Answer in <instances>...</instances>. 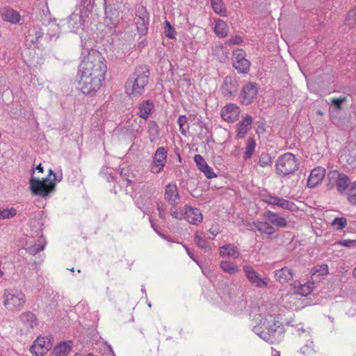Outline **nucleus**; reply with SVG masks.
<instances>
[{
	"label": "nucleus",
	"mask_w": 356,
	"mask_h": 356,
	"mask_svg": "<svg viewBox=\"0 0 356 356\" xmlns=\"http://www.w3.org/2000/svg\"><path fill=\"white\" fill-rule=\"evenodd\" d=\"M79 67V87L83 94L95 95L102 86L107 70L105 58L96 49H90L83 56Z\"/></svg>",
	"instance_id": "obj_1"
},
{
	"label": "nucleus",
	"mask_w": 356,
	"mask_h": 356,
	"mask_svg": "<svg viewBox=\"0 0 356 356\" xmlns=\"http://www.w3.org/2000/svg\"><path fill=\"white\" fill-rule=\"evenodd\" d=\"M277 307H259V323L254 327L253 332L264 341L273 343L276 341V334H280L281 323L277 315Z\"/></svg>",
	"instance_id": "obj_2"
},
{
	"label": "nucleus",
	"mask_w": 356,
	"mask_h": 356,
	"mask_svg": "<svg viewBox=\"0 0 356 356\" xmlns=\"http://www.w3.org/2000/svg\"><path fill=\"white\" fill-rule=\"evenodd\" d=\"M149 70L147 65H140L136 68L133 76L125 85V91L129 96L138 97L145 90L149 81Z\"/></svg>",
	"instance_id": "obj_3"
},
{
	"label": "nucleus",
	"mask_w": 356,
	"mask_h": 356,
	"mask_svg": "<svg viewBox=\"0 0 356 356\" xmlns=\"http://www.w3.org/2000/svg\"><path fill=\"white\" fill-rule=\"evenodd\" d=\"M264 221L253 222L252 225L261 234L271 236L275 232V227L285 228L287 221L284 217L279 216L277 213L267 211L264 215Z\"/></svg>",
	"instance_id": "obj_4"
},
{
	"label": "nucleus",
	"mask_w": 356,
	"mask_h": 356,
	"mask_svg": "<svg viewBox=\"0 0 356 356\" xmlns=\"http://www.w3.org/2000/svg\"><path fill=\"white\" fill-rule=\"evenodd\" d=\"M56 179V175L51 169H49L48 176L42 180L31 177L29 180L30 189L35 195L42 197L47 196L55 188Z\"/></svg>",
	"instance_id": "obj_5"
},
{
	"label": "nucleus",
	"mask_w": 356,
	"mask_h": 356,
	"mask_svg": "<svg viewBox=\"0 0 356 356\" xmlns=\"http://www.w3.org/2000/svg\"><path fill=\"white\" fill-rule=\"evenodd\" d=\"M26 303L24 292L18 289H6L3 291V305L9 311L19 312Z\"/></svg>",
	"instance_id": "obj_6"
},
{
	"label": "nucleus",
	"mask_w": 356,
	"mask_h": 356,
	"mask_svg": "<svg viewBox=\"0 0 356 356\" xmlns=\"http://www.w3.org/2000/svg\"><path fill=\"white\" fill-rule=\"evenodd\" d=\"M299 163L296 156L287 152L280 156L276 163V170L277 174L282 176H286L295 172Z\"/></svg>",
	"instance_id": "obj_7"
},
{
	"label": "nucleus",
	"mask_w": 356,
	"mask_h": 356,
	"mask_svg": "<svg viewBox=\"0 0 356 356\" xmlns=\"http://www.w3.org/2000/svg\"><path fill=\"white\" fill-rule=\"evenodd\" d=\"M260 197L262 201L268 204L283 209H286L290 211H296L298 210V207L293 202L275 196L267 191L261 192Z\"/></svg>",
	"instance_id": "obj_8"
},
{
	"label": "nucleus",
	"mask_w": 356,
	"mask_h": 356,
	"mask_svg": "<svg viewBox=\"0 0 356 356\" xmlns=\"http://www.w3.org/2000/svg\"><path fill=\"white\" fill-rule=\"evenodd\" d=\"M328 186L330 188L336 186L340 194L345 193L350 181L346 175L337 170H332L328 174Z\"/></svg>",
	"instance_id": "obj_9"
},
{
	"label": "nucleus",
	"mask_w": 356,
	"mask_h": 356,
	"mask_svg": "<svg viewBox=\"0 0 356 356\" xmlns=\"http://www.w3.org/2000/svg\"><path fill=\"white\" fill-rule=\"evenodd\" d=\"M168 150L164 147H158L152 157L150 172L154 174L160 173L167 162Z\"/></svg>",
	"instance_id": "obj_10"
},
{
	"label": "nucleus",
	"mask_w": 356,
	"mask_h": 356,
	"mask_svg": "<svg viewBox=\"0 0 356 356\" xmlns=\"http://www.w3.org/2000/svg\"><path fill=\"white\" fill-rule=\"evenodd\" d=\"M52 347L49 337H38L30 348L31 353L35 356L44 355Z\"/></svg>",
	"instance_id": "obj_11"
},
{
	"label": "nucleus",
	"mask_w": 356,
	"mask_h": 356,
	"mask_svg": "<svg viewBox=\"0 0 356 356\" xmlns=\"http://www.w3.org/2000/svg\"><path fill=\"white\" fill-rule=\"evenodd\" d=\"M90 13L81 8L76 9L74 13L69 17L68 23L74 30L76 31L79 27L83 26L85 22L89 17Z\"/></svg>",
	"instance_id": "obj_12"
},
{
	"label": "nucleus",
	"mask_w": 356,
	"mask_h": 356,
	"mask_svg": "<svg viewBox=\"0 0 356 356\" xmlns=\"http://www.w3.org/2000/svg\"><path fill=\"white\" fill-rule=\"evenodd\" d=\"M245 276L249 282L259 288H265L268 285V280L261 278L259 275L250 266H245L243 267Z\"/></svg>",
	"instance_id": "obj_13"
},
{
	"label": "nucleus",
	"mask_w": 356,
	"mask_h": 356,
	"mask_svg": "<svg viewBox=\"0 0 356 356\" xmlns=\"http://www.w3.org/2000/svg\"><path fill=\"white\" fill-rule=\"evenodd\" d=\"M258 89L257 84L249 82L244 86L240 95L242 104L248 105L250 104L257 95Z\"/></svg>",
	"instance_id": "obj_14"
},
{
	"label": "nucleus",
	"mask_w": 356,
	"mask_h": 356,
	"mask_svg": "<svg viewBox=\"0 0 356 356\" xmlns=\"http://www.w3.org/2000/svg\"><path fill=\"white\" fill-rule=\"evenodd\" d=\"M234 67L241 73H246L250 69V63L245 58V53L242 50H237L234 54Z\"/></svg>",
	"instance_id": "obj_15"
},
{
	"label": "nucleus",
	"mask_w": 356,
	"mask_h": 356,
	"mask_svg": "<svg viewBox=\"0 0 356 356\" xmlns=\"http://www.w3.org/2000/svg\"><path fill=\"white\" fill-rule=\"evenodd\" d=\"M184 213V219H186L190 224L196 225L202 222L203 220L202 213L197 208L192 207L191 206H185Z\"/></svg>",
	"instance_id": "obj_16"
},
{
	"label": "nucleus",
	"mask_w": 356,
	"mask_h": 356,
	"mask_svg": "<svg viewBox=\"0 0 356 356\" xmlns=\"http://www.w3.org/2000/svg\"><path fill=\"white\" fill-rule=\"evenodd\" d=\"M238 90V83L235 77L227 76L225 78L221 86L224 96L231 97L235 95Z\"/></svg>",
	"instance_id": "obj_17"
},
{
	"label": "nucleus",
	"mask_w": 356,
	"mask_h": 356,
	"mask_svg": "<svg viewBox=\"0 0 356 356\" xmlns=\"http://www.w3.org/2000/svg\"><path fill=\"white\" fill-rule=\"evenodd\" d=\"M325 175V170L322 167H316L314 168L307 179V186L314 188L320 184Z\"/></svg>",
	"instance_id": "obj_18"
},
{
	"label": "nucleus",
	"mask_w": 356,
	"mask_h": 356,
	"mask_svg": "<svg viewBox=\"0 0 356 356\" xmlns=\"http://www.w3.org/2000/svg\"><path fill=\"white\" fill-rule=\"evenodd\" d=\"M284 307L291 310H298L303 307V302L296 293L286 294L282 299Z\"/></svg>",
	"instance_id": "obj_19"
},
{
	"label": "nucleus",
	"mask_w": 356,
	"mask_h": 356,
	"mask_svg": "<svg viewBox=\"0 0 356 356\" xmlns=\"http://www.w3.org/2000/svg\"><path fill=\"white\" fill-rule=\"evenodd\" d=\"M194 161L196 163L197 168L204 173L205 177L208 179H212L217 177L213 170L207 163L205 159L200 154H195L194 156Z\"/></svg>",
	"instance_id": "obj_20"
},
{
	"label": "nucleus",
	"mask_w": 356,
	"mask_h": 356,
	"mask_svg": "<svg viewBox=\"0 0 356 356\" xmlns=\"http://www.w3.org/2000/svg\"><path fill=\"white\" fill-rule=\"evenodd\" d=\"M19 321L26 332H31L38 325V320L34 314L25 312L19 315Z\"/></svg>",
	"instance_id": "obj_21"
},
{
	"label": "nucleus",
	"mask_w": 356,
	"mask_h": 356,
	"mask_svg": "<svg viewBox=\"0 0 356 356\" xmlns=\"http://www.w3.org/2000/svg\"><path fill=\"white\" fill-rule=\"evenodd\" d=\"M140 114L138 116L137 119H132L134 115L132 113H129V115H131V118H129V120L126 122L124 127L131 131H139V129L141 127L142 119L147 120L149 117L150 113H140ZM128 115L127 117H129Z\"/></svg>",
	"instance_id": "obj_22"
},
{
	"label": "nucleus",
	"mask_w": 356,
	"mask_h": 356,
	"mask_svg": "<svg viewBox=\"0 0 356 356\" xmlns=\"http://www.w3.org/2000/svg\"><path fill=\"white\" fill-rule=\"evenodd\" d=\"M164 197L170 204H178L180 196L175 184L170 183L166 185Z\"/></svg>",
	"instance_id": "obj_23"
},
{
	"label": "nucleus",
	"mask_w": 356,
	"mask_h": 356,
	"mask_svg": "<svg viewBox=\"0 0 356 356\" xmlns=\"http://www.w3.org/2000/svg\"><path fill=\"white\" fill-rule=\"evenodd\" d=\"M294 292L298 296H307L312 293L314 287V282H307L301 284L299 281H295L293 284Z\"/></svg>",
	"instance_id": "obj_24"
},
{
	"label": "nucleus",
	"mask_w": 356,
	"mask_h": 356,
	"mask_svg": "<svg viewBox=\"0 0 356 356\" xmlns=\"http://www.w3.org/2000/svg\"><path fill=\"white\" fill-rule=\"evenodd\" d=\"M252 119L250 115H246L238 124L236 130V138H243L245 134L251 129Z\"/></svg>",
	"instance_id": "obj_25"
},
{
	"label": "nucleus",
	"mask_w": 356,
	"mask_h": 356,
	"mask_svg": "<svg viewBox=\"0 0 356 356\" xmlns=\"http://www.w3.org/2000/svg\"><path fill=\"white\" fill-rule=\"evenodd\" d=\"M219 254L222 257L237 259L240 256L238 249L233 244L229 243L220 248Z\"/></svg>",
	"instance_id": "obj_26"
},
{
	"label": "nucleus",
	"mask_w": 356,
	"mask_h": 356,
	"mask_svg": "<svg viewBox=\"0 0 356 356\" xmlns=\"http://www.w3.org/2000/svg\"><path fill=\"white\" fill-rule=\"evenodd\" d=\"M293 277V273L291 269L288 267H284L280 270L275 271V277L277 281L284 284L290 281Z\"/></svg>",
	"instance_id": "obj_27"
},
{
	"label": "nucleus",
	"mask_w": 356,
	"mask_h": 356,
	"mask_svg": "<svg viewBox=\"0 0 356 356\" xmlns=\"http://www.w3.org/2000/svg\"><path fill=\"white\" fill-rule=\"evenodd\" d=\"M72 341H62L57 344L53 350L54 356H67L72 350Z\"/></svg>",
	"instance_id": "obj_28"
},
{
	"label": "nucleus",
	"mask_w": 356,
	"mask_h": 356,
	"mask_svg": "<svg viewBox=\"0 0 356 356\" xmlns=\"http://www.w3.org/2000/svg\"><path fill=\"white\" fill-rule=\"evenodd\" d=\"M1 15L4 20L13 24L19 23L21 19V16L18 12L7 7L3 9Z\"/></svg>",
	"instance_id": "obj_29"
},
{
	"label": "nucleus",
	"mask_w": 356,
	"mask_h": 356,
	"mask_svg": "<svg viewBox=\"0 0 356 356\" xmlns=\"http://www.w3.org/2000/svg\"><path fill=\"white\" fill-rule=\"evenodd\" d=\"M330 120L339 128L346 129L349 127V119L342 116L341 113H332Z\"/></svg>",
	"instance_id": "obj_30"
},
{
	"label": "nucleus",
	"mask_w": 356,
	"mask_h": 356,
	"mask_svg": "<svg viewBox=\"0 0 356 356\" xmlns=\"http://www.w3.org/2000/svg\"><path fill=\"white\" fill-rule=\"evenodd\" d=\"M43 36V31L40 27L33 26L29 31L26 36V41L31 44H37Z\"/></svg>",
	"instance_id": "obj_31"
},
{
	"label": "nucleus",
	"mask_w": 356,
	"mask_h": 356,
	"mask_svg": "<svg viewBox=\"0 0 356 356\" xmlns=\"http://www.w3.org/2000/svg\"><path fill=\"white\" fill-rule=\"evenodd\" d=\"M214 22V33L220 38L226 37L229 33V28L227 24L220 19H215Z\"/></svg>",
	"instance_id": "obj_32"
},
{
	"label": "nucleus",
	"mask_w": 356,
	"mask_h": 356,
	"mask_svg": "<svg viewBox=\"0 0 356 356\" xmlns=\"http://www.w3.org/2000/svg\"><path fill=\"white\" fill-rule=\"evenodd\" d=\"M135 202L138 207L142 210L145 213L149 212V204L151 202L150 197L148 195H135Z\"/></svg>",
	"instance_id": "obj_33"
},
{
	"label": "nucleus",
	"mask_w": 356,
	"mask_h": 356,
	"mask_svg": "<svg viewBox=\"0 0 356 356\" xmlns=\"http://www.w3.org/2000/svg\"><path fill=\"white\" fill-rule=\"evenodd\" d=\"M221 269L226 273L233 275L237 273L240 268L237 264L231 261H222L220 264Z\"/></svg>",
	"instance_id": "obj_34"
},
{
	"label": "nucleus",
	"mask_w": 356,
	"mask_h": 356,
	"mask_svg": "<svg viewBox=\"0 0 356 356\" xmlns=\"http://www.w3.org/2000/svg\"><path fill=\"white\" fill-rule=\"evenodd\" d=\"M194 241L195 244L201 249L207 251L209 250V244L208 241L204 238V234L202 232H196L194 236Z\"/></svg>",
	"instance_id": "obj_35"
},
{
	"label": "nucleus",
	"mask_w": 356,
	"mask_h": 356,
	"mask_svg": "<svg viewBox=\"0 0 356 356\" xmlns=\"http://www.w3.org/2000/svg\"><path fill=\"white\" fill-rule=\"evenodd\" d=\"M256 148L255 140L252 138H248L246 141L245 152L243 155L244 160L250 159L254 154Z\"/></svg>",
	"instance_id": "obj_36"
},
{
	"label": "nucleus",
	"mask_w": 356,
	"mask_h": 356,
	"mask_svg": "<svg viewBox=\"0 0 356 356\" xmlns=\"http://www.w3.org/2000/svg\"><path fill=\"white\" fill-rule=\"evenodd\" d=\"M211 7L213 11L220 16L225 17L227 15V10L222 0H211Z\"/></svg>",
	"instance_id": "obj_37"
},
{
	"label": "nucleus",
	"mask_w": 356,
	"mask_h": 356,
	"mask_svg": "<svg viewBox=\"0 0 356 356\" xmlns=\"http://www.w3.org/2000/svg\"><path fill=\"white\" fill-rule=\"evenodd\" d=\"M136 25L138 32L142 35H145L148 29V17L145 15L139 17L136 21Z\"/></svg>",
	"instance_id": "obj_38"
},
{
	"label": "nucleus",
	"mask_w": 356,
	"mask_h": 356,
	"mask_svg": "<svg viewBox=\"0 0 356 356\" xmlns=\"http://www.w3.org/2000/svg\"><path fill=\"white\" fill-rule=\"evenodd\" d=\"M38 242L39 243L38 244H34L27 248L26 250L29 254L35 255L36 254L42 251L44 249L46 245V241L44 238L42 237V236L40 237Z\"/></svg>",
	"instance_id": "obj_39"
},
{
	"label": "nucleus",
	"mask_w": 356,
	"mask_h": 356,
	"mask_svg": "<svg viewBox=\"0 0 356 356\" xmlns=\"http://www.w3.org/2000/svg\"><path fill=\"white\" fill-rule=\"evenodd\" d=\"M289 326L291 327V332L293 334L296 336H303L305 338H309L310 333L309 331L305 330L302 324H290L289 323Z\"/></svg>",
	"instance_id": "obj_40"
},
{
	"label": "nucleus",
	"mask_w": 356,
	"mask_h": 356,
	"mask_svg": "<svg viewBox=\"0 0 356 356\" xmlns=\"http://www.w3.org/2000/svg\"><path fill=\"white\" fill-rule=\"evenodd\" d=\"M305 339L307 341V343L301 348L300 353L305 356H310L315 353L313 346V341H312L311 337L309 338Z\"/></svg>",
	"instance_id": "obj_41"
},
{
	"label": "nucleus",
	"mask_w": 356,
	"mask_h": 356,
	"mask_svg": "<svg viewBox=\"0 0 356 356\" xmlns=\"http://www.w3.org/2000/svg\"><path fill=\"white\" fill-rule=\"evenodd\" d=\"M170 216L177 220H181L184 218V208L181 209V207H178L176 204H172V207L170 209Z\"/></svg>",
	"instance_id": "obj_42"
},
{
	"label": "nucleus",
	"mask_w": 356,
	"mask_h": 356,
	"mask_svg": "<svg viewBox=\"0 0 356 356\" xmlns=\"http://www.w3.org/2000/svg\"><path fill=\"white\" fill-rule=\"evenodd\" d=\"M313 276H325L329 273L328 266L325 264L316 265L312 269Z\"/></svg>",
	"instance_id": "obj_43"
},
{
	"label": "nucleus",
	"mask_w": 356,
	"mask_h": 356,
	"mask_svg": "<svg viewBox=\"0 0 356 356\" xmlns=\"http://www.w3.org/2000/svg\"><path fill=\"white\" fill-rule=\"evenodd\" d=\"M118 9L119 7L115 5L107 4L105 3V15L107 18H110L111 19L113 17H116L118 16Z\"/></svg>",
	"instance_id": "obj_44"
},
{
	"label": "nucleus",
	"mask_w": 356,
	"mask_h": 356,
	"mask_svg": "<svg viewBox=\"0 0 356 356\" xmlns=\"http://www.w3.org/2000/svg\"><path fill=\"white\" fill-rule=\"evenodd\" d=\"M331 225L335 230L339 231L343 229L347 225V220L343 217L335 218L331 222Z\"/></svg>",
	"instance_id": "obj_45"
},
{
	"label": "nucleus",
	"mask_w": 356,
	"mask_h": 356,
	"mask_svg": "<svg viewBox=\"0 0 356 356\" xmlns=\"http://www.w3.org/2000/svg\"><path fill=\"white\" fill-rule=\"evenodd\" d=\"M17 215V210L13 208L0 209V220L15 217Z\"/></svg>",
	"instance_id": "obj_46"
},
{
	"label": "nucleus",
	"mask_w": 356,
	"mask_h": 356,
	"mask_svg": "<svg viewBox=\"0 0 356 356\" xmlns=\"http://www.w3.org/2000/svg\"><path fill=\"white\" fill-rule=\"evenodd\" d=\"M156 109L154 101L151 99L144 100L139 104L140 111H152Z\"/></svg>",
	"instance_id": "obj_47"
},
{
	"label": "nucleus",
	"mask_w": 356,
	"mask_h": 356,
	"mask_svg": "<svg viewBox=\"0 0 356 356\" xmlns=\"http://www.w3.org/2000/svg\"><path fill=\"white\" fill-rule=\"evenodd\" d=\"M148 132L149 140L152 143L156 142L159 135V130L158 126L155 123H153L152 125L149 126Z\"/></svg>",
	"instance_id": "obj_48"
},
{
	"label": "nucleus",
	"mask_w": 356,
	"mask_h": 356,
	"mask_svg": "<svg viewBox=\"0 0 356 356\" xmlns=\"http://www.w3.org/2000/svg\"><path fill=\"white\" fill-rule=\"evenodd\" d=\"M345 23L350 28L356 24V8H353L348 13Z\"/></svg>",
	"instance_id": "obj_49"
},
{
	"label": "nucleus",
	"mask_w": 356,
	"mask_h": 356,
	"mask_svg": "<svg viewBox=\"0 0 356 356\" xmlns=\"http://www.w3.org/2000/svg\"><path fill=\"white\" fill-rule=\"evenodd\" d=\"M347 195L348 202L352 204H356V181L350 184Z\"/></svg>",
	"instance_id": "obj_50"
},
{
	"label": "nucleus",
	"mask_w": 356,
	"mask_h": 356,
	"mask_svg": "<svg viewBox=\"0 0 356 356\" xmlns=\"http://www.w3.org/2000/svg\"><path fill=\"white\" fill-rule=\"evenodd\" d=\"M156 209L159 212V216L161 219L165 220L166 212H165V204L161 200H157L156 202Z\"/></svg>",
	"instance_id": "obj_51"
},
{
	"label": "nucleus",
	"mask_w": 356,
	"mask_h": 356,
	"mask_svg": "<svg viewBox=\"0 0 356 356\" xmlns=\"http://www.w3.org/2000/svg\"><path fill=\"white\" fill-rule=\"evenodd\" d=\"M239 113H220L221 118L223 120L232 123L238 118Z\"/></svg>",
	"instance_id": "obj_52"
},
{
	"label": "nucleus",
	"mask_w": 356,
	"mask_h": 356,
	"mask_svg": "<svg viewBox=\"0 0 356 356\" xmlns=\"http://www.w3.org/2000/svg\"><path fill=\"white\" fill-rule=\"evenodd\" d=\"M164 30L165 36L168 38H174L175 37V30L173 26L170 24V23L168 21H165L164 22Z\"/></svg>",
	"instance_id": "obj_53"
},
{
	"label": "nucleus",
	"mask_w": 356,
	"mask_h": 356,
	"mask_svg": "<svg viewBox=\"0 0 356 356\" xmlns=\"http://www.w3.org/2000/svg\"><path fill=\"white\" fill-rule=\"evenodd\" d=\"M335 245L350 248L356 245V240L342 239L334 243Z\"/></svg>",
	"instance_id": "obj_54"
},
{
	"label": "nucleus",
	"mask_w": 356,
	"mask_h": 356,
	"mask_svg": "<svg viewBox=\"0 0 356 356\" xmlns=\"http://www.w3.org/2000/svg\"><path fill=\"white\" fill-rule=\"evenodd\" d=\"M95 1V0H81V8L90 13L94 6Z\"/></svg>",
	"instance_id": "obj_55"
},
{
	"label": "nucleus",
	"mask_w": 356,
	"mask_h": 356,
	"mask_svg": "<svg viewBox=\"0 0 356 356\" xmlns=\"http://www.w3.org/2000/svg\"><path fill=\"white\" fill-rule=\"evenodd\" d=\"M258 163L261 167L268 166L271 163V158L268 154H261Z\"/></svg>",
	"instance_id": "obj_56"
},
{
	"label": "nucleus",
	"mask_w": 356,
	"mask_h": 356,
	"mask_svg": "<svg viewBox=\"0 0 356 356\" xmlns=\"http://www.w3.org/2000/svg\"><path fill=\"white\" fill-rule=\"evenodd\" d=\"M347 98L346 97H340V98H333L330 99V103L334 106L336 109L341 110V105L346 101Z\"/></svg>",
	"instance_id": "obj_57"
},
{
	"label": "nucleus",
	"mask_w": 356,
	"mask_h": 356,
	"mask_svg": "<svg viewBox=\"0 0 356 356\" xmlns=\"http://www.w3.org/2000/svg\"><path fill=\"white\" fill-rule=\"evenodd\" d=\"M58 30L59 27L57 24H51L49 25L48 34L49 35L51 39L58 38V35L56 33L58 32Z\"/></svg>",
	"instance_id": "obj_58"
},
{
	"label": "nucleus",
	"mask_w": 356,
	"mask_h": 356,
	"mask_svg": "<svg viewBox=\"0 0 356 356\" xmlns=\"http://www.w3.org/2000/svg\"><path fill=\"white\" fill-rule=\"evenodd\" d=\"M187 121V118L186 117V115H180L179 118H178V124H179V128H180V130L181 131L182 134H184V125L186 124Z\"/></svg>",
	"instance_id": "obj_59"
},
{
	"label": "nucleus",
	"mask_w": 356,
	"mask_h": 356,
	"mask_svg": "<svg viewBox=\"0 0 356 356\" xmlns=\"http://www.w3.org/2000/svg\"><path fill=\"white\" fill-rule=\"evenodd\" d=\"M238 109V107L235 104H228L223 107L222 111H236Z\"/></svg>",
	"instance_id": "obj_60"
},
{
	"label": "nucleus",
	"mask_w": 356,
	"mask_h": 356,
	"mask_svg": "<svg viewBox=\"0 0 356 356\" xmlns=\"http://www.w3.org/2000/svg\"><path fill=\"white\" fill-rule=\"evenodd\" d=\"M149 221H150V223H151V226L154 229V231L160 236H161L162 238H165V237L164 236V235H163L157 229V226L156 225L155 222H154V220H152V217H149Z\"/></svg>",
	"instance_id": "obj_61"
},
{
	"label": "nucleus",
	"mask_w": 356,
	"mask_h": 356,
	"mask_svg": "<svg viewBox=\"0 0 356 356\" xmlns=\"http://www.w3.org/2000/svg\"><path fill=\"white\" fill-rule=\"evenodd\" d=\"M232 44H239L242 42V38L240 36H235L229 40Z\"/></svg>",
	"instance_id": "obj_62"
},
{
	"label": "nucleus",
	"mask_w": 356,
	"mask_h": 356,
	"mask_svg": "<svg viewBox=\"0 0 356 356\" xmlns=\"http://www.w3.org/2000/svg\"><path fill=\"white\" fill-rule=\"evenodd\" d=\"M185 249H186V251L188 254V255L194 261H195L196 263H197L196 259H195V257L194 255V254L186 247H185Z\"/></svg>",
	"instance_id": "obj_63"
},
{
	"label": "nucleus",
	"mask_w": 356,
	"mask_h": 356,
	"mask_svg": "<svg viewBox=\"0 0 356 356\" xmlns=\"http://www.w3.org/2000/svg\"><path fill=\"white\" fill-rule=\"evenodd\" d=\"M209 232L213 236L211 238L213 239L215 238V236L218 234V231L216 230V229H210Z\"/></svg>",
	"instance_id": "obj_64"
}]
</instances>
